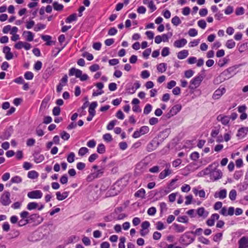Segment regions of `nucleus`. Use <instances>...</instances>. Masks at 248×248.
Here are the masks:
<instances>
[{
  "mask_svg": "<svg viewBox=\"0 0 248 248\" xmlns=\"http://www.w3.org/2000/svg\"><path fill=\"white\" fill-rule=\"evenodd\" d=\"M222 233H217L214 235L213 237V240L215 242H219L222 239Z\"/></svg>",
  "mask_w": 248,
  "mask_h": 248,
  "instance_id": "8fccbe9b",
  "label": "nucleus"
},
{
  "mask_svg": "<svg viewBox=\"0 0 248 248\" xmlns=\"http://www.w3.org/2000/svg\"><path fill=\"white\" fill-rule=\"evenodd\" d=\"M182 109V106L180 104H177L173 106L170 109V113H172V115H176Z\"/></svg>",
  "mask_w": 248,
  "mask_h": 248,
  "instance_id": "4be33fe9",
  "label": "nucleus"
},
{
  "mask_svg": "<svg viewBox=\"0 0 248 248\" xmlns=\"http://www.w3.org/2000/svg\"><path fill=\"white\" fill-rule=\"evenodd\" d=\"M60 183L62 184H66L68 182V177L66 174L63 175L60 178Z\"/></svg>",
  "mask_w": 248,
  "mask_h": 248,
  "instance_id": "69168bd1",
  "label": "nucleus"
},
{
  "mask_svg": "<svg viewBox=\"0 0 248 248\" xmlns=\"http://www.w3.org/2000/svg\"><path fill=\"white\" fill-rule=\"evenodd\" d=\"M27 196L30 199H41L42 197L43 193L40 190H33L29 192L27 194Z\"/></svg>",
  "mask_w": 248,
  "mask_h": 248,
  "instance_id": "1a4fd4ad",
  "label": "nucleus"
},
{
  "mask_svg": "<svg viewBox=\"0 0 248 248\" xmlns=\"http://www.w3.org/2000/svg\"><path fill=\"white\" fill-rule=\"evenodd\" d=\"M149 131V128L147 126H141L139 130L135 131L132 137L134 138H138L140 137L141 135L147 134Z\"/></svg>",
  "mask_w": 248,
  "mask_h": 248,
  "instance_id": "6e6552de",
  "label": "nucleus"
},
{
  "mask_svg": "<svg viewBox=\"0 0 248 248\" xmlns=\"http://www.w3.org/2000/svg\"><path fill=\"white\" fill-rule=\"evenodd\" d=\"M210 179L213 181H216L222 177V172L220 170L215 169L212 170L210 173Z\"/></svg>",
  "mask_w": 248,
  "mask_h": 248,
  "instance_id": "9b49d317",
  "label": "nucleus"
},
{
  "mask_svg": "<svg viewBox=\"0 0 248 248\" xmlns=\"http://www.w3.org/2000/svg\"><path fill=\"white\" fill-rule=\"evenodd\" d=\"M190 186L187 184H184L181 187V190L183 192H188L190 190Z\"/></svg>",
  "mask_w": 248,
  "mask_h": 248,
  "instance_id": "13d9d810",
  "label": "nucleus"
},
{
  "mask_svg": "<svg viewBox=\"0 0 248 248\" xmlns=\"http://www.w3.org/2000/svg\"><path fill=\"white\" fill-rule=\"evenodd\" d=\"M82 74V71L79 69L72 67L69 69V75L72 76L75 75L76 78H79Z\"/></svg>",
  "mask_w": 248,
  "mask_h": 248,
  "instance_id": "4468645a",
  "label": "nucleus"
},
{
  "mask_svg": "<svg viewBox=\"0 0 248 248\" xmlns=\"http://www.w3.org/2000/svg\"><path fill=\"white\" fill-rule=\"evenodd\" d=\"M239 248H248V238L243 236L238 241Z\"/></svg>",
  "mask_w": 248,
  "mask_h": 248,
  "instance_id": "f3484780",
  "label": "nucleus"
},
{
  "mask_svg": "<svg viewBox=\"0 0 248 248\" xmlns=\"http://www.w3.org/2000/svg\"><path fill=\"white\" fill-rule=\"evenodd\" d=\"M188 33L190 36L194 37L198 34V31L195 29L192 28L189 29Z\"/></svg>",
  "mask_w": 248,
  "mask_h": 248,
  "instance_id": "3c124183",
  "label": "nucleus"
},
{
  "mask_svg": "<svg viewBox=\"0 0 248 248\" xmlns=\"http://www.w3.org/2000/svg\"><path fill=\"white\" fill-rule=\"evenodd\" d=\"M244 14V9L242 7L237 8L235 10V14L237 16H241Z\"/></svg>",
  "mask_w": 248,
  "mask_h": 248,
  "instance_id": "6e6d98bb",
  "label": "nucleus"
},
{
  "mask_svg": "<svg viewBox=\"0 0 248 248\" xmlns=\"http://www.w3.org/2000/svg\"><path fill=\"white\" fill-rule=\"evenodd\" d=\"M235 46V43L232 39L229 40L227 41L226 46L228 48H232Z\"/></svg>",
  "mask_w": 248,
  "mask_h": 248,
  "instance_id": "c9c22d12",
  "label": "nucleus"
},
{
  "mask_svg": "<svg viewBox=\"0 0 248 248\" xmlns=\"http://www.w3.org/2000/svg\"><path fill=\"white\" fill-rule=\"evenodd\" d=\"M77 15L76 14H73L70 15L68 17H67L65 20V22L67 23H70L72 22L73 21L77 20Z\"/></svg>",
  "mask_w": 248,
  "mask_h": 248,
  "instance_id": "cd10ccee",
  "label": "nucleus"
},
{
  "mask_svg": "<svg viewBox=\"0 0 248 248\" xmlns=\"http://www.w3.org/2000/svg\"><path fill=\"white\" fill-rule=\"evenodd\" d=\"M41 38L44 41H46V45L47 46H50L51 45V43H52V41H50L51 39V37L49 35H42L41 36Z\"/></svg>",
  "mask_w": 248,
  "mask_h": 248,
  "instance_id": "c756f323",
  "label": "nucleus"
},
{
  "mask_svg": "<svg viewBox=\"0 0 248 248\" xmlns=\"http://www.w3.org/2000/svg\"><path fill=\"white\" fill-rule=\"evenodd\" d=\"M169 54H170L169 48L168 47H164L161 52L162 56L163 57H166V56L169 55Z\"/></svg>",
  "mask_w": 248,
  "mask_h": 248,
  "instance_id": "4d7b16f0",
  "label": "nucleus"
},
{
  "mask_svg": "<svg viewBox=\"0 0 248 248\" xmlns=\"http://www.w3.org/2000/svg\"><path fill=\"white\" fill-rule=\"evenodd\" d=\"M40 216L37 214H33L28 216L27 219L29 220V223L34 221L35 219L38 218H40Z\"/></svg>",
  "mask_w": 248,
  "mask_h": 248,
  "instance_id": "bb28decb",
  "label": "nucleus"
},
{
  "mask_svg": "<svg viewBox=\"0 0 248 248\" xmlns=\"http://www.w3.org/2000/svg\"><path fill=\"white\" fill-rule=\"evenodd\" d=\"M217 121L220 122L223 125H227L229 123L230 117L229 116L220 114L217 117Z\"/></svg>",
  "mask_w": 248,
  "mask_h": 248,
  "instance_id": "f8f14e48",
  "label": "nucleus"
},
{
  "mask_svg": "<svg viewBox=\"0 0 248 248\" xmlns=\"http://www.w3.org/2000/svg\"><path fill=\"white\" fill-rule=\"evenodd\" d=\"M237 192L235 189H232L230 191L229 197L231 200L234 201L236 199Z\"/></svg>",
  "mask_w": 248,
  "mask_h": 248,
  "instance_id": "f704fd0d",
  "label": "nucleus"
},
{
  "mask_svg": "<svg viewBox=\"0 0 248 248\" xmlns=\"http://www.w3.org/2000/svg\"><path fill=\"white\" fill-rule=\"evenodd\" d=\"M0 202L3 206H8L11 203L9 191H5L3 193L0 198Z\"/></svg>",
  "mask_w": 248,
  "mask_h": 248,
  "instance_id": "423d86ee",
  "label": "nucleus"
},
{
  "mask_svg": "<svg viewBox=\"0 0 248 248\" xmlns=\"http://www.w3.org/2000/svg\"><path fill=\"white\" fill-rule=\"evenodd\" d=\"M194 74V72L191 69L186 70L185 72V76L186 78H190L193 76Z\"/></svg>",
  "mask_w": 248,
  "mask_h": 248,
  "instance_id": "5fc2aeb1",
  "label": "nucleus"
},
{
  "mask_svg": "<svg viewBox=\"0 0 248 248\" xmlns=\"http://www.w3.org/2000/svg\"><path fill=\"white\" fill-rule=\"evenodd\" d=\"M203 79V77L200 75L194 77L190 82L189 88L194 89L198 87L200 85Z\"/></svg>",
  "mask_w": 248,
  "mask_h": 248,
  "instance_id": "39448f33",
  "label": "nucleus"
},
{
  "mask_svg": "<svg viewBox=\"0 0 248 248\" xmlns=\"http://www.w3.org/2000/svg\"><path fill=\"white\" fill-rule=\"evenodd\" d=\"M46 28V25L41 23H38L34 28V31H38L44 29Z\"/></svg>",
  "mask_w": 248,
  "mask_h": 248,
  "instance_id": "a18cd8bd",
  "label": "nucleus"
},
{
  "mask_svg": "<svg viewBox=\"0 0 248 248\" xmlns=\"http://www.w3.org/2000/svg\"><path fill=\"white\" fill-rule=\"evenodd\" d=\"M103 138L104 140H105V141H107L108 142H110V141H112V136L109 133H107V134H104L103 135Z\"/></svg>",
  "mask_w": 248,
  "mask_h": 248,
  "instance_id": "680f3d73",
  "label": "nucleus"
},
{
  "mask_svg": "<svg viewBox=\"0 0 248 248\" xmlns=\"http://www.w3.org/2000/svg\"><path fill=\"white\" fill-rule=\"evenodd\" d=\"M193 192L195 195H198L201 198H204L205 197V193L203 189L201 190H198L196 189H194Z\"/></svg>",
  "mask_w": 248,
  "mask_h": 248,
  "instance_id": "2f4dec72",
  "label": "nucleus"
},
{
  "mask_svg": "<svg viewBox=\"0 0 248 248\" xmlns=\"http://www.w3.org/2000/svg\"><path fill=\"white\" fill-rule=\"evenodd\" d=\"M162 167L165 168V169L159 174L158 177L160 179H163L172 173V170L170 169V163L164 162L162 164Z\"/></svg>",
  "mask_w": 248,
  "mask_h": 248,
  "instance_id": "f03ea898",
  "label": "nucleus"
},
{
  "mask_svg": "<svg viewBox=\"0 0 248 248\" xmlns=\"http://www.w3.org/2000/svg\"><path fill=\"white\" fill-rule=\"evenodd\" d=\"M177 220L179 222L187 223L188 222V218L186 216H179L177 218Z\"/></svg>",
  "mask_w": 248,
  "mask_h": 248,
  "instance_id": "72a5a7b5",
  "label": "nucleus"
},
{
  "mask_svg": "<svg viewBox=\"0 0 248 248\" xmlns=\"http://www.w3.org/2000/svg\"><path fill=\"white\" fill-rule=\"evenodd\" d=\"M88 152L89 150L87 148L81 147L79 149L78 154L79 156H82L84 155Z\"/></svg>",
  "mask_w": 248,
  "mask_h": 248,
  "instance_id": "e433bc0d",
  "label": "nucleus"
},
{
  "mask_svg": "<svg viewBox=\"0 0 248 248\" xmlns=\"http://www.w3.org/2000/svg\"><path fill=\"white\" fill-rule=\"evenodd\" d=\"M199 157V154L197 152H194L190 155V158L194 161H196Z\"/></svg>",
  "mask_w": 248,
  "mask_h": 248,
  "instance_id": "864d4df0",
  "label": "nucleus"
},
{
  "mask_svg": "<svg viewBox=\"0 0 248 248\" xmlns=\"http://www.w3.org/2000/svg\"><path fill=\"white\" fill-rule=\"evenodd\" d=\"M226 92L225 88H218L214 93L212 97L214 99H219Z\"/></svg>",
  "mask_w": 248,
  "mask_h": 248,
  "instance_id": "ddd939ff",
  "label": "nucleus"
},
{
  "mask_svg": "<svg viewBox=\"0 0 248 248\" xmlns=\"http://www.w3.org/2000/svg\"><path fill=\"white\" fill-rule=\"evenodd\" d=\"M160 167L158 166H155L149 169V171L152 173H157L159 172Z\"/></svg>",
  "mask_w": 248,
  "mask_h": 248,
  "instance_id": "338daca9",
  "label": "nucleus"
},
{
  "mask_svg": "<svg viewBox=\"0 0 248 248\" xmlns=\"http://www.w3.org/2000/svg\"><path fill=\"white\" fill-rule=\"evenodd\" d=\"M38 204L35 202H30L27 205V209L29 210H32L37 208Z\"/></svg>",
  "mask_w": 248,
  "mask_h": 248,
  "instance_id": "a878e982",
  "label": "nucleus"
},
{
  "mask_svg": "<svg viewBox=\"0 0 248 248\" xmlns=\"http://www.w3.org/2000/svg\"><path fill=\"white\" fill-rule=\"evenodd\" d=\"M117 121L116 120H114L109 122V123H108L107 126V129L108 130H112L113 128L114 125L117 124Z\"/></svg>",
  "mask_w": 248,
  "mask_h": 248,
  "instance_id": "ea45409f",
  "label": "nucleus"
},
{
  "mask_svg": "<svg viewBox=\"0 0 248 248\" xmlns=\"http://www.w3.org/2000/svg\"><path fill=\"white\" fill-rule=\"evenodd\" d=\"M188 55V51L187 50H183L179 52L177 54V58L179 59L182 60L186 58Z\"/></svg>",
  "mask_w": 248,
  "mask_h": 248,
  "instance_id": "412c9836",
  "label": "nucleus"
},
{
  "mask_svg": "<svg viewBox=\"0 0 248 248\" xmlns=\"http://www.w3.org/2000/svg\"><path fill=\"white\" fill-rule=\"evenodd\" d=\"M227 196V190L223 189L219 191H216L214 194L215 198H219L220 199H224Z\"/></svg>",
  "mask_w": 248,
  "mask_h": 248,
  "instance_id": "dca6fc26",
  "label": "nucleus"
},
{
  "mask_svg": "<svg viewBox=\"0 0 248 248\" xmlns=\"http://www.w3.org/2000/svg\"><path fill=\"white\" fill-rule=\"evenodd\" d=\"M173 226L174 227V230L177 232H182L185 231V230L186 229V228L184 226L181 225V224H178L176 223H174L173 224Z\"/></svg>",
  "mask_w": 248,
  "mask_h": 248,
  "instance_id": "5701e85b",
  "label": "nucleus"
},
{
  "mask_svg": "<svg viewBox=\"0 0 248 248\" xmlns=\"http://www.w3.org/2000/svg\"><path fill=\"white\" fill-rule=\"evenodd\" d=\"M233 11V7L232 6H228L224 10V13L226 15H230L231 14Z\"/></svg>",
  "mask_w": 248,
  "mask_h": 248,
  "instance_id": "774afa93",
  "label": "nucleus"
},
{
  "mask_svg": "<svg viewBox=\"0 0 248 248\" xmlns=\"http://www.w3.org/2000/svg\"><path fill=\"white\" fill-rule=\"evenodd\" d=\"M68 81V77L66 75H64L61 79L59 84L64 86L66 85Z\"/></svg>",
  "mask_w": 248,
  "mask_h": 248,
  "instance_id": "09e8293b",
  "label": "nucleus"
},
{
  "mask_svg": "<svg viewBox=\"0 0 248 248\" xmlns=\"http://www.w3.org/2000/svg\"><path fill=\"white\" fill-rule=\"evenodd\" d=\"M191 232H187L183 234L180 239V242L184 245L187 246L192 243L194 239L190 235Z\"/></svg>",
  "mask_w": 248,
  "mask_h": 248,
  "instance_id": "20e7f679",
  "label": "nucleus"
},
{
  "mask_svg": "<svg viewBox=\"0 0 248 248\" xmlns=\"http://www.w3.org/2000/svg\"><path fill=\"white\" fill-rule=\"evenodd\" d=\"M156 210L154 207L149 208L147 210V213L150 216H154L156 213Z\"/></svg>",
  "mask_w": 248,
  "mask_h": 248,
  "instance_id": "bf43d9fd",
  "label": "nucleus"
},
{
  "mask_svg": "<svg viewBox=\"0 0 248 248\" xmlns=\"http://www.w3.org/2000/svg\"><path fill=\"white\" fill-rule=\"evenodd\" d=\"M147 6L148 8L150 9L151 12L155 11L156 9V7L153 0H151V1L149 2Z\"/></svg>",
  "mask_w": 248,
  "mask_h": 248,
  "instance_id": "e2e57ef3",
  "label": "nucleus"
},
{
  "mask_svg": "<svg viewBox=\"0 0 248 248\" xmlns=\"http://www.w3.org/2000/svg\"><path fill=\"white\" fill-rule=\"evenodd\" d=\"M172 35V32H168L167 34H163L161 37L162 41L164 42H168L169 38L171 37Z\"/></svg>",
  "mask_w": 248,
  "mask_h": 248,
  "instance_id": "a19ab883",
  "label": "nucleus"
},
{
  "mask_svg": "<svg viewBox=\"0 0 248 248\" xmlns=\"http://www.w3.org/2000/svg\"><path fill=\"white\" fill-rule=\"evenodd\" d=\"M33 74L30 71L26 72L24 74V78L27 80H31L33 78Z\"/></svg>",
  "mask_w": 248,
  "mask_h": 248,
  "instance_id": "49530a36",
  "label": "nucleus"
},
{
  "mask_svg": "<svg viewBox=\"0 0 248 248\" xmlns=\"http://www.w3.org/2000/svg\"><path fill=\"white\" fill-rule=\"evenodd\" d=\"M157 69L159 72L163 73L167 69V64L165 63H161L157 66Z\"/></svg>",
  "mask_w": 248,
  "mask_h": 248,
  "instance_id": "393cba45",
  "label": "nucleus"
},
{
  "mask_svg": "<svg viewBox=\"0 0 248 248\" xmlns=\"http://www.w3.org/2000/svg\"><path fill=\"white\" fill-rule=\"evenodd\" d=\"M53 8L55 10L60 11L62 10L63 8V5L59 3L58 2L55 1L53 3Z\"/></svg>",
  "mask_w": 248,
  "mask_h": 248,
  "instance_id": "7c9ffc66",
  "label": "nucleus"
},
{
  "mask_svg": "<svg viewBox=\"0 0 248 248\" xmlns=\"http://www.w3.org/2000/svg\"><path fill=\"white\" fill-rule=\"evenodd\" d=\"M75 155L73 152H71L68 155L67 160L69 163H72L75 160Z\"/></svg>",
  "mask_w": 248,
  "mask_h": 248,
  "instance_id": "c03bdc74",
  "label": "nucleus"
},
{
  "mask_svg": "<svg viewBox=\"0 0 248 248\" xmlns=\"http://www.w3.org/2000/svg\"><path fill=\"white\" fill-rule=\"evenodd\" d=\"M171 23L173 25L177 26L181 24V21L180 18L178 16H176L171 19Z\"/></svg>",
  "mask_w": 248,
  "mask_h": 248,
  "instance_id": "473e14b6",
  "label": "nucleus"
},
{
  "mask_svg": "<svg viewBox=\"0 0 248 248\" xmlns=\"http://www.w3.org/2000/svg\"><path fill=\"white\" fill-rule=\"evenodd\" d=\"M44 159V156L42 155H36L34 156V161L37 163H40Z\"/></svg>",
  "mask_w": 248,
  "mask_h": 248,
  "instance_id": "58836bf2",
  "label": "nucleus"
},
{
  "mask_svg": "<svg viewBox=\"0 0 248 248\" xmlns=\"http://www.w3.org/2000/svg\"><path fill=\"white\" fill-rule=\"evenodd\" d=\"M29 215V213L26 211H22L20 213V217L21 219L18 222V226L19 227H22L29 223V220L27 219Z\"/></svg>",
  "mask_w": 248,
  "mask_h": 248,
  "instance_id": "0eeeda50",
  "label": "nucleus"
},
{
  "mask_svg": "<svg viewBox=\"0 0 248 248\" xmlns=\"http://www.w3.org/2000/svg\"><path fill=\"white\" fill-rule=\"evenodd\" d=\"M198 240L199 242L205 245H208L210 242L209 240L208 239L202 236H201L200 237H199Z\"/></svg>",
  "mask_w": 248,
  "mask_h": 248,
  "instance_id": "603ef678",
  "label": "nucleus"
},
{
  "mask_svg": "<svg viewBox=\"0 0 248 248\" xmlns=\"http://www.w3.org/2000/svg\"><path fill=\"white\" fill-rule=\"evenodd\" d=\"M197 213L200 217H202L203 218H206L209 214V212L206 211L203 207L199 208L197 210Z\"/></svg>",
  "mask_w": 248,
  "mask_h": 248,
  "instance_id": "aec40b11",
  "label": "nucleus"
},
{
  "mask_svg": "<svg viewBox=\"0 0 248 248\" xmlns=\"http://www.w3.org/2000/svg\"><path fill=\"white\" fill-rule=\"evenodd\" d=\"M145 194V190L143 188H140L135 193V196L136 197L144 198Z\"/></svg>",
  "mask_w": 248,
  "mask_h": 248,
  "instance_id": "b1692460",
  "label": "nucleus"
},
{
  "mask_svg": "<svg viewBox=\"0 0 248 248\" xmlns=\"http://www.w3.org/2000/svg\"><path fill=\"white\" fill-rule=\"evenodd\" d=\"M248 132V127H244L240 128L237 134V136L240 139L244 138Z\"/></svg>",
  "mask_w": 248,
  "mask_h": 248,
  "instance_id": "a211bd4d",
  "label": "nucleus"
},
{
  "mask_svg": "<svg viewBox=\"0 0 248 248\" xmlns=\"http://www.w3.org/2000/svg\"><path fill=\"white\" fill-rule=\"evenodd\" d=\"M61 109L59 107H55L52 110V113L54 116H58L60 115Z\"/></svg>",
  "mask_w": 248,
  "mask_h": 248,
  "instance_id": "0e129e2a",
  "label": "nucleus"
},
{
  "mask_svg": "<svg viewBox=\"0 0 248 248\" xmlns=\"http://www.w3.org/2000/svg\"><path fill=\"white\" fill-rule=\"evenodd\" d=\"M187 43V40L185 38L177 40L174 42L173 45L175 47L181 48L184 46Z\"/></svg>",
  "mask_w": 248,
  "mask_h": 248,
  "instance_id": "6ab92c4d",
  "label": "nucleus"
},
{
  "mask_svg": "<svg viewBox=\"0 0 248 248\" xmlns=\"http://www.w3.org/2000/svg\"><path fill=\"white\" fill-rule=\"evenodd\" d=\"M22 179L21 177L19 176H15L12 178L11 182L12 183H20L22 182Z\"/></svg>",
  "mask_w": 248,
  "mask_h": 248,
  "instance_id": "4c0bfd02",
  "label": "nucleus"
},
{
  "mask_svg": "<svg viewBox=\"0 0 248 248\" xmlns=\"http://www.w3.org/2000/svg\"><path fill=\"white\" fill-rule=\"evenodd\" d=\"M105 166L104 165H101L100 168L97 170V171L91 173L87 177V180L89 181H91L93 180L100 177L102 176L104 172Z\"/></svg>",
  "mask_w": 248,
  "mask_h": 248,
  "instance_id": "7ed1b4c3",
  "label": "nucleus"
},
{
  "mask_svg": "<svg viewBox=\"0 0 248 248\" xmlns=\"http://www.w3.org/2000/svg\"><path fill=\"white\" fill-rule=\"evenodd\" d=\"M233 72L234 69L232 67H230L224 70L219 76L216 78L214 80V83L215 84H219L229 79L232 76V74Z\"/></svg>",
  "mask_w": 248,
  "mask_h": 248,
  "instance_id": "f257e3e1",
  "label": "nucleus"
},
{
  "mask_svg": "<svg viewBox=\"0 0 248 248\" xmlns=\"http://www.w3.org/2000/svg\"><path fill=\"white\" fill-rule=\"evenodd\" d=\"M150 73L147 70L142 71L141 73V77L143 79H146L150 77Z\"/></svg>",
  "mask_w": 248,
  "mask_h": 248,
  "instance_id": "052dcab7",
  "label": "nucleus"
},
{
  "mask_svg": "<svg viewBox=\"0 0 248 248\" xmlns=\"http://www.w3.org/2000/svg\"><path fill=\"white\" fill-rule=\"evenodd\" d=\"M22 36L27 41L31 42L33 40L34 34L30 31H25L23 32Z\"/></svg>",
  "mask_w": 248,
  "mask_h": 248,
  "instance_id": "2eb2a0df",
  "label": "nucleus"
},
{
  "mask_svg": "<svg viewBox=\"0 0 248 248\" xmlns=\"http://www.w3.org/2000/svg\"><path fill=\"white\" fill-rule=\"evenodd\" d=\"M152 109V106L150 104H147L145 106L144 108L143 113L145 114H148L151 111Z\"/></svg>",
  "mask_w": 248,
  "mask_h": 248,
  "instance_id": "de8ad7c7",
  "label": "nucleus"
},
{
  "mask_svg": "<svg viewBox=\"0 0 248 248\" xmlns=\"http://www.w3.org/2000/svg\"><path fill=\"white\" fill-rule=\"evenodd\" d=\"M97 151L99 154H103L105 152V147L103 144H99L97 148Z\"/></svg>",
  "mask_w": 248,
  "mask_h": 248,
  "instance_id": "37998d69",
  "label": "nucleus"
},
{
  "mask_svg": "<svg viewBox=\"0 0 248 248\" xmlns=\"http://www.w3.org/2000/svg\"><path fill=\"white\" fill-rule=\"evenodd\" d=\"M89 69L92 72H96L100 69V66L97 64H93L89 67Z\"/></svg>",
  "mask_w": 248,
  "mask_h": 248,
  "instance_id": "79ce46f5",
  "label": "nucleus"
},
{
  "mask_svg": "<svg viewBox=\"0 0 248 248\" xmlns=\"http://www.w3.org/2000/svg\"><path fill=\"white\" fill-rule=\"evenodd\" d=\"M28 177L30 179H35L38 177V173L35 170H31L28 172Z\"/></svg>",
  "mask_w": 248,
  "mask_h": 248,
  "instance_id": "c85d7f7f",
  "label": "nucleus"
},
{
  "mask_svg": "<svg viewBox=\"0 0 248 248\" xmlns=\"http://www.w3.org/2000/svg\"><path fill=\"white\" fill-rule=\"evenodd\" d=\"M14 47L16 49H21L24 48L25 50H28L31 49V45L27 42L18 41L15 45Z\"/></svg>",
  "mask_w": 248,
  "mask_h": 248,
  "instance_id": "9d476101",
  "label": "nucleus"
}]
</instances>
